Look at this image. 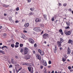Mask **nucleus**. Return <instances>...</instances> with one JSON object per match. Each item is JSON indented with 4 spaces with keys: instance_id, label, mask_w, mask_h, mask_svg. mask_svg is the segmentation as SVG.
Here are the masks:
<instances>
[{
    "instance_id": "obj_1",
    "label": "nucleus",
    "mask_w": 73,
    "mask_h": 73,
    "mask_svg": "<svg viewBox=\"0 0 73 73\" xmlns=\"http://www.w3.org/2000/svg\"><path fill=\"white\" fill-rule=\"evenodd\" d=\"M29 51V49L27 47H25L24 48V54H28V52Z\"/></svg>"
},
{
    "instance_id": "obj_50",
    "label": "nucleus",
    "mask_w": 73,
    "mask_h": 73,
    "mask_svg": "<svg viewBox=\"0 0 73 73\" xmlns=\"http://www.w3.org/2000/svg\"><path fill=\"white\" fill-rule=\"evenodd\" d=\"M19 21L18 20H17L16 21H15V23H19Z\"/></svg>"
},
{
    "instance_id": "obj_30",
    "label": "nucleus",
    "mask_w": 73,
    "mask_h": 73,
    "mask_svg": "<svg viewBox=\"0 0 73 73\" xmlns=\"http://www.w3.org/2000/svg\"><path fill=\"white\" fill-rule=\"evenodd\" d=\"M68 69H69V70H70V69H72V67H71L70 66H69L68 67Z\"/></svg>"
},
{
    "instance_id": "obj_42",
    "label": "nucleus",
    "mask_w": 73,
    "mask_h": 73,
    "mask_svg": "<svg viewBox=\"0 0 73 73\" xmlns=\"http://www.w3.org/2000/svg\"><path fill=\"white\" fill-rule=\"evenodd\" d=\"M40 55L38 54L36 55V57L38 58V57H39V56Z\"/></svg>"
},
{
    "instance_id": "obj_64",
    "label": "nucleus",
    "mask_w": 73,
    "mask_h": 73,
    "mask_svg": "<svg viewBox=\"0 0 73 73\" xmlns=\"http://www.w3.org/2000/svg\"><path fill=\"white\" fill-rule=\"evenodd\" d=\"M70 71L71 72H73V69L70 70Z\"/></svg>"
},
{
    "instance_id": "obj_47",
    "label": "nucleus",
    "mask_w": 73,
    "mask_h": 73,
    "mask_svg": "<svg viewBox=\"0 0 73 73\" xmlns=\"http://www.w3.org/2000/svg\"><path fill=\"white\" fill-rule=\"evenodd\" d=\"M16 44L17 45H19V42H17L16 43Z\"/></svg>"
},
{
    "instance_id": "obj_11",
    "label": "nucleus",
    "mask_w": 73,
    "mask_h": 73,
    "mask_svg": "<svg viewBox=\"0 0 73 73\" xmlns=\"http://www.w3.org/2000/svg\"><path fill=\"white\" fill-rule=\"evenodd\" d=\"M67 54H70V48H69V47H68L67 48Z\"/></svg>"
},
{
    "instance_id": "obj_51",
    "label": "nucleus",
    "mask_w": 73,
    "mask_h": 73,
    "mask_svg": "<svg viewBox=\"0 0 73 73\" xmlns=\"http://www.w3.org/2000/svg\"><path fill=\"white\" fill-rule=\"evenodd\" d=\"M41 69H42L43 68V66H40Z\"/></svg>"
},
{
    "instance_id": "obj_16",
    "label": "nucleus",
    "mask_w": 73,
    "mask_h": 73,
    "mask_svg": "<svg viewBox=\"0 0 73 73\" xmlns=\"http://www.w3.org/2000/svg\"><path fill=\"white\" fill-rule=\"evenodd\" d=\"M11 62L13 63V64H14V65H15L16 64L15 63V62H14L13 59V58L11 59Z\"/></svg>"
},
{
    "instance_id": "obj_8",
    "label": "nucleus",
    "mask_w": 73,
    "mask_h": 73,
    "mask_svg": "<svg viewBox=\"0 0 73 73\" xmlns=\"http://www.w3.org/2000/svg\"><path fill=\"white\" fill-rule=\"evenodd\" d=\"M57 44L59 47H60L61 46V42H60V41H58L57 42Z\"/></svg>"
},
{
    "instance_id": "obj_20",
    "label": "nucleus",
    "mask_w": 73,
    "mask_h": 73,
    "mask_svg": "<svg viewBox=\"0 0 73 73\" xmlns=\"http://www.w3.org/2000/svg\"><path fill=\"white\" fill-rule=\"evenodd\" d=\"M40 26L41 27H44V24H40Z\"/></svg>"
},
{
    "instance_id": "obj_15",
    "label": "nucleus",
    "mask_w": 73,
    "mask_h": 73,
    "mask_svg": "<svg viewBox=\"0 0 73 73\" xmlns=\"http://www.w3.org/2000/svg\"><path fill=\"white\" fill-rule=\"evenodd\" d=\"M64 41V40H63V39H62V38H60V42L61 43H62V42H63Z\"/></svg>"
},
{
    "instance_id": "obj_17",
    "label": "nucleus",
    "mask_w": 73,
    "mask_h": 73,
    "mask_svg": "<svg viewBox=\"0 0 73 73\" xmlns=\"http://www.w3.org/2000/svg\"><path fill=\"white\" fill-rule=\"evenodd\" d=\"M21 38H25V35L23 34H22V36H21Z\"/></svg>"
},
{
    "instance_id": "obj_34",
    "label": "nucleus",
    "mask_w": 73,
    "mask_h": 73,
    "mask_svg": "<svg viewBox=\"0 0 73 73\" xmlns=\"http://www.w3.org/2000/svg\"><path fill=\"white\" fill-rule=\"evenodd\" d=\"M59 32L60 33H61L62 32V29H60L59 31Z\"/></svg>"
},
{
    "instance_id": "obj_57",
    "label": "nucleus",
    "mask_w": 73,
    "mask_h": 73,
    "mask_svg": "<svg viewBox=\"0 0 73 73\" xmlns=\"http://www.w3.org/2000/svg\"><path fill=\"white\" fill-rule=\"evenodd\" d=\"M61 33V34L62 35H63V32H62V33Z\"/></svg>"
},
{
    "instance_id": "obj_53",
    "label": "nucleus",
    "mask_w": 73,
    "mask_h": 73,
    "mask_svg": "<svg viewBox=\"0 0 73 73\" xmlns=\"http://www.w3.org/2000/svg\"><path fill=\"white\" fill-rule=\"evenodd\" d=\"M60 50H62V48L60 47Z\"/></svg>"
},
{
    "instance_id": "obj_48",
    "label": "nucleus",
    "mask_w": 73,
    "mask_h": 73,
    "mask_svg": "<svg viewBox=\"0 0 73 73\" xmlns=\"http://www.w3.org/2000/svg\"><path fill=\"white\" fill-rule=\"evenodd\" d=\"M16 72L17 73H18L19 72V70H16Z\"/></svg>"
},
{
    "instance_id": "obj_29",
    "label": "nucleus",
    "mask_w": 73,
    "mask_h": 73,
    "mask_svg": "<svg viewBox=\"0 0 73 73\" xmlns=\"http://www.w3.org/2000/svg\"><path fill=\"white\" fill-rule=\"evenodd\" d=\"M19 47V45L17 44H16L15 45V48H17V47Z\"/></svg>"
},
{
    "instance_id": "obj_58",
    "label": "nucleus",
    "mask_w": 73,
    "mask_h": 73,
    "mask_svg": "<svg viewBox=\"0 0 73 73\" xmlns=\"http://www.w3.org/2000/svg\"><path fill=\"white\" fill-rule=\"evenodd\" d=\"M4 16H7V14H4Z\"/></svg>"
},
{
    "instance_id": "obj_7",
    "label": "nucleus",
    "mask_w": 73,
    "mask_h": 73,
    "mask_svg": "<svg viewBox=\"0 0 73 73\" xmlns=\"http://www.w3.org/2000/svg\"><path fill=\"white\" fill-rule=\"evenodd\" d=\"M41 21V20L39 18H36L35 20V21L36 23H38V22H40Z\"/></svg>"
},
{
    "instance_id": "obj_22",
    "label": "nucleus",
    "mask_w": 73,
    "mask_h": 73,
    "mask_svg": "<svg viewBox=\"0 0 73 73\" xmlns=\"http://www.w3.org/2000/svg\"><path fill=\"white\" fill-rule=\"evenodd\" d=\"M71 42H72V40L70 39L69 40L68 42V43L70 44V43H71Z\"/></svg>"
},
{
    "instance_id": "obj_24",
    "label": "nucleus",
    "mask_w": 73,
    "mask_h": 73,
    "mask_svg": "<svg viewBox=\"0 0 73 73\" xmlns=\"http://www.w3.org/2000/svg\"><path fill=\"white\" fill-rule=\"evenodd\" d=\"M6 48V49H8V47L6 46H4L2 47V48Z\"/></svg>"
},
{
    "instance_id": "obj_28",
    "label": "nucleus",
    "mask_w": 73,
    "mask_h": 73,
    "mask_svg": "<svg viewBox=\"0 0 73 73\" xmlns=\"http://www.w3.org/2000/svg\"><path fill=\"white\" fill-rule=\"evenodd\" d=\"M67 5V4L66 3H64L63 4V5L64 7H66Z\"/></svg>"
},
{
    "instance_id": "obj_61",
    "label": "nucleus",
    "mask_w": 73,
    "mask_h": 73,
    "mask_svg": "<svg viewBox=\"0 0 73 73\" xmlns=\"http://www.w3.org/2000/svg\"><path fill=\"white\" fill-rule=\"evenodd\" d=\"M18 13L17 12H15V15H17Z\"/></svg>"
},
{
    "instance_id": "obj_45",
    "label": "nucleus",
    "mask_w": 73,
    "mask_h": 73,
    "mask_svg": "<svg viewBox=\"0 0 73 73\" xmlns=\"http://www.w3.org/2000/svg\"><path fill=\"white\" fill-rule=\"evenodd\" d=\"M37 45V44L36 43H35L34 44V46L35 47H36V46Z\"/></svg>"
},
{
    "instance_id": "obj_40",
    "label": "nucleus",
    "mask_w": 73,
    "mask_h": 73,
    "mask_svg": "<svg viewBox=\"0 0 73 73\" xmlns=\"http://www.w3.org/2000/svg\"><path fill=\"white\" fill-rule=\"evenodd\" d=\"M68 11H70V12H72V9H68Z\"/></svg>"
},
{
    "instance_id": "obj_49",
    "label": "nucleus",
    "mask_w": 73,
    "mask_h": 73,
    "mask_svg": "<svg viewBox=\"0 0 73 73\" xmlns=\"http://www.w3.org/2000/svg\"><path fill=\"white\" fill-rule=\"evenodd\" d=\"M9 68H12V65H10Z\"/></svg>"
},
{
    "instance_id": "obj_38",
    "label": "nucleus",
    "mask_w": 73,
    "mask_h": 73,
    "mask_svg": "<svg viewBox=\"0 0 73 73\" xmlns=\"http://www.w3.org/2000/svg\"><path fill=\"white\" fill-rule=\"evenodd\" d=\"M38 58L39 60H41V57H40V56H39L38 57Z\"/></svg>"
},
{
    "instance_id": "obj_63",
    "label": "nucleus",
    "mask_w": 73,
    "mask_h": 73,
    "mask_svg": "<svg viewBox=\"0 0 73 73\" xmlns=\"http://www.w3.org/2000/svg\"><path fill=\"white\" fill-rule=\"evenodd\" d=\"M51 73H54V71L53 70L52 72Z\"/></svg>"
},
{
    "instance_id": "obj_46",
    "label": "nucleus",
    "mask_w": 73,
    "mask_h": 73,
    "mask_svg": "<svg viewBox=\"0 0 73 73\" xmlns=\"http://www.w3.org/2000/svg\"><path fill=\"white\" fill-rule=\"evenodd\" d=\"M28 1V3H30L31 1V0H27Z\"/></svg>"
},
{
    "instance_id": "obj_4",
    "label": "nucleus",
    "mask_w": 73,
    "mask_h": 73,
    "mask_svg": "<svg viewBox=\"0 0 73 73\" xmlns=\"http://www.w3.org/2000/svg\"><path fill=\"white\" fill-rule=\"evenodd\" d=\"M48 37H49V35L46 33L44 34L43 35V37L44 38H46Z\"/></svg>"
},
{
    "instance_id": "obj_52",
    "label": "nucleus",
    "mask_w": 73,
    "mask_h": 73,
    "mask_svg": "<svg viewBox=\"0 0 73 73\" xmlns=\"http://www.w3.org/2000/svg\"><path fill=\"white\" fill-rule=\"evenodd\" d=\"M16 66H18L19 67L20 66V65H19V64H17L16 65Z\"/></svg>"
},
{
    "instance_id": "obj_14",
    "label": "nucleus",
    "mask_w": 73,
    "mask_h": 73,
    "mask_svg": "<svg viewBox=\"0 0 73 73\" xmlns=\"http://www.w3.org/2000/svg\"><path fill=\"white\" fill-rule=\"evenodd\" d=\"M46 14H44L43 15V17L45 19V20H47L46 19Z\"/></svg>"
},
{
    "instance_id": "obj_23",
    "label": "nucleus",
    "mask_w": 73,
    "mask_h": 73,
    "mask_svg": "<svg viewBox=\"0 0 73 73\" xmlns=\"http://www.w3.org/2000/svg\"><path fill=\"white\" fill-rule=\"evenodd\" d=\"M23 49H22V48H21V50H20V52H21V53H23Z\"/></svg>"
},
{
    "instance_id": "obj_21",
    "label": "nucleus",
    "mask_w": 73,
    "mask_h": 73,
    "mask_svg": "<svg viewBox=\"0 0 73 73\" xmlns=\"http://www.w3.org/2000/svg\"><path fill=\"white\" fill-rule=\"evenodd\" d=\"M66 24L67 25H68V26H70V23L68 22V23H66Z\"/></svg>"
},
{
    "instance_id": "obj_32",
    "label": "nucleus",
    "mask_w": 73,
    "mask_h": 73,
    "mask_svg": "<svg viewBox=\"0 0 73 73\" xmlns=\"http://www.w3.org/2000/svg\"><path fill=\"white\" fill-rule=\"evenodd\" d=\"M23 45H24L23 44H20V47H22V46H23Z\"/></svg>"
},
{
    "instance_id": "obj_56",
    "label": "nucleus",
    "mask_w": 73,
    "mask_h": 73,
    "mask_svg": "<svg viewBox=\"0 0 73 73\" xmlns=\"http://www.w3.org/2000/svg\"><path fill=\"white\" fill-rule=\"evenodd\" d=\"M33 54H35V51H33Z\"/></svg>"
},
{
    "instance_id": "obj_26",
    "label": "nucleus",
    "mask_w": 73,
    "mask_h": 73,
    "mask_svg": "<svg viewBox=\"0 0 73 73\" xmlns=\"http://www.w3.org/2000/svg\"><path fill=\"white\" fill-rule=\"evenodd\" d=\"M26 59L27 60H29V59H30V56H28V57H26Z\"/></svg>"
},
{
    "instance_id": "obj_9",
    "label": "nucleus",
    "mask_w": 73,
    "mask_h": 73,
    "mask_svg": "<svg viewBox=\"0 0 73 73\" xmlns=\"http://www.w3.org/2000/svg\"><path fill=\"white\" fill-rule=\"evenodd\" d=\"M28 68L29 72H31V70L32 71L33 70V68L32 67H29Z\"/></svg>"
},
{
    "instance_id": "obj_5",
    "label": "nucleus",
    "mask_w": 73,
    "mask_h": 73,
    "mask_svg": "<svg viewBox=\"0 0 73 73\" xmlns=\"http://www.w3.org/2000/svg\"><path fill=\"white\" fill-rule=\"evenodd\" d=\"M32 65V64H30L29 63H24L23 64V65H26V66H31V64Z\"/></svg>"
},
{
    "instance_id": "obj_62",
    "label": "nucleus",
    "mask_w": 73,
    "mask_h": 73,
    "mask_svg": "<svg viewBox=\"0 0 73 73\" xmlns=\"http://www.w3.org/2000/svg\"><path fill=\"white\" fill-rule=\"evenodd\" d=\"M6 35H7V34H4V35L5 36H6Z\"/></svg>"
},
{
    "instance_id": "obj_10",
    "label": "nucleus",
    "mask_w": 73,
    "mask_h": 73,
    "mask_svg": "<svg viewBox=\"0 0 73 73\" xmlns=\"http://www.w3.org/2000/svg\"><path fill=\"white\" fill-rule=\"evenodd\" d=\"M43 64L44 66H46L47 65V64H46V62L45 60H43Z\"/></svg>"
},
{
    "instance_id": "obj_33",
    "label": "nucleus",
    "mask_w": 73,
    "mask_h": 73,
    "mask_svg": "<svg viewBox=\"0 0 73 73\" xmlns=\"http://www.w3.org/2000/svg\"><path fill=\"white\" fill-rule=\"evenodd\" d=\"M34 9H34V8H30V10L31 11H33V10H34Z\"/></svg>"
},
{
    "instance_id": "obj_27",
    "label": "nucleus",
    "mask_w": 73,
    "mask_h": 73,
    "mask_svg": "<svg viewBox=\"0 0 73 73\" xmlns=\"http://www.w3.org/2000/svg\"><path fill=\"white\" fill-rule=\"evenodd\" d=\"M38 52H39V53H40L41 52H42V51H41V49H39L38 50Z\"/></svg>"
},
{
    "instance_id": "obj_25",
    "label": "nucleus",
    "mask_w": 73,
    "mask_h": 73,
    "mask_svg": "<svg viewBox=\"0 0 73 73\" xmlns=\"http://www.w3.org/2000/svg\"><path fill=\"white\" fill-rule=\"evenodd\" d=\"M29 14L31 16V15H33V13L31 12L29 13Z\"/></svg>"
},
{
    "instance_id": "obj_44",
    "label": "nucleus",
    "mask_w": 73,
    "mask_h": 73,
    "mask_svg": "<svg viewBox=\"0 0 73 73\" xmlns=\"http://www.w3.org/2000/svg\"><path fill=\"white\" fill-rule=\"evenodd\" d=\"M25 20L24 19H22V22H23V23H24L25 22Z\"/></svg>"
},
{
    "instance_id": "obj_43",
    "label": "nucleus",
    "mask_w": 73,
    "mask_h": 73,
    "mask_svg": "<svg viewBox=\"0 0 73 73\" xmlns=\"http://www.w3.org/2000/svg\"><path fill=\"white\" fill-rule=\"evenodd\" d=\"M24 33H27V31H26L25 30H24L23 31Z\"/></svg>"
},
{
    "instance_id": "obj_41",
    "label": "nucleus",
    "mask_w": 73,
    "mask_h": 73,
    "mask_svg": "<svg viewBox=\"0 0 73 73\" xmlns=\"http://www.w3.org/2000/svg\"><path fill=\"white\" fill-rule=\"evenodd\" d=\"M66 29H69V27L68 26L66 28H65Z\"/></svg>"
},
{
    "instance_id": "obj_36",
    "label": "nucleus",
    "mask_w": 73,
    "mask_h": 73,
    "mask_svg": "<svg viewBox=\"0 0 73 73\" xmlns=\"http://www.w3.org/2000/svg\"><path fill=\"white\" fill-rule=\"evenodd\" d=\"M52 63V62H51V61L50 60H49L48 61V64H51Z\"/></svg>"
},
{
    "instance_id": "obj_19",
    "label": "nucleus",
    "mask_w": 73,
    "mask_h": 73,
    "mask_svg": "<svg viewBox=\"0 0 73 73\" xmlns=\"http://www.w3.org/2000/svg\"><path fill=\"white\" fill-rule=\"evenodd\" d=\"M41 56H43L44 55V52L42 51L40 53Z\"/></svg>"
},
{
    "instance_id": "obj_3",
    "label": "nucleus",
    "mask_w": 73,
    "mask_h": 73,
    "mask_svg": "<svg viewBox=\"0 0 73 73\" xmlns=\"http://www.w3.org/2000/svg\"><path fill=\"white\" fill-rule=\"evenodd\" d=\"M64 33L66 35H71V32L70 31H65Z\"/></svg>"
},
{
    "instance_id": "obj_13",
    "label": "nucleus",
    "mask_w": 73,
    "mask_h": 73,
    "mask_svg": "<svg viewBox=\"0 0 73 73\" xmlns=\"http://www.w3.org/2000/svg\"><path fill=\"white\" fill-rule=\"evenodd\" d=\"M29 24L28 23L25 24V26L26 28L28 27V26H29Z\"/></svg>"
},
{
    "instance_id": "obj_18",
    "label": "nucleus",
    "mask_w": 73,
    "mask_h": 73,
    "mask_svg": "<svg viewBox=\"0 0 73 73\" xmlns=\"http://www.w3.org/2000/svg\"><path fill=\"white\" fill-rule=\"evenodd\" d=\"M0 53H1L3 54H5L4 52L3 51L1 50H0Z\"/></svg>"
},
{
    "instance_id": "obj_54",
    "label": "nucleus",
    "mask_w": 73,
    "mask_h": 73,
    "mask_svg": "<svg viewBox=\"0 0 73 73\" xmlns=\"http://www.w3.org/2000/svg\"><path fill=\"white\" fill-rule=\"evenodd\" d=\"M48 68H51V66H48Z\"/></svg>"
},
{
    "instance_id": "obj_2",
    "label": "nucleus",
    "mask_w": 73,
    "mask_h": 73,
    "mask_svg": "<svg viewBox=\"0 0 73 73\" xmlns=\"http://www.w3.org/2000/svg\"><path fill=\"white\" fill-rule=\"evenodd\" d=\"M33 30L35 31V32H40V31H41V30L40 28L38 27H36L34 28L33 29Z\"/></svg>"
},
{
    "instance_id": "obj_37",
    "label": "nucleus",
    "mask_w": 73,
    "mask_h": 73,
    "mask_svg": "<svg viewBox=\"0 0 73 73\" xmlns=\"http://www.w3.org/2000/svg\"><path fill=\"white\" fill-rule=\"evenodd\" d=\"M11 46L12 47V48H14V44H12L11 45Z\"/></svg>"
},
{
    "instance_id": "obj_31",
    "label": "nucleus",
    "mask_w": 73,
    "mask_h": 73,
    "mask_svg": "<svg viewBox=\"0 0 73 73\" xmlns=\"http://www.w3.org/2000/svg\"><path fill=\"white\" fill-rule=\"evenodd\" d=\"M16 11H19V7H17L16 9Z\"/></svg>"
},
{
    "instance_id": "obj_39",
    "label": "nucleus",
    "mask_w": 73,
    "mask_h": 73,
    "mask_svg": "<svg viewBox=\"0 0 73 73\" xmlns=\"http://www.w3.org/2000/svg\"><path fill=\"white\" fill-rule=\"evenodd\" d=\"M54 17H53V18L52 19V21H54Z\"/></svg>"
},
{
    "instance_id": "obj_59",
    "label": "nucleus",
    "mask_w": 73,
    "mask_h": 73,
    "mask_svg": "<svg viewBox=\"0 0 73 73\" xmlns=\"http://www.w3.org/2000/svg\"><path fill=\"white\" fill-rule=\"evenodd\" d=\"M44 33V31H42L41 33V34H42V33Z\"/></svg>"
},
{
    "instance_id": "obj_60",
    "label": "nucleus",
    "mask_w": 73,
    "mask_h": 73,
    "mask_svg": "<svg viewBox=\"0 0 73 73\" xmlns=\"http://www.w3.org/2000/svg\"><path fill=\"white\" fill-rule=\"evenodd\" d=\"M54 17L55 18H57V16L56 15L54 16Z\"/></svg>"
},
{
    "instance_id": "obj_55",
    "label": "nucleus",
    "mask_w": 73,
    "mask_h": 73,
    "mask_svg": "<svg viewBox=\"0 0 73 73\" xmlns=\"http://www.w3.org/2000/svg\"><path fill=\"white\" fill-rule=\"evenodd\" d=\"M59 5H61V3H58Z\"/></svg>"
},
{
    "instance_id": "obj_35",
    "label": "nucleus",
    "mask_w": 73,
    "mask_h": 73,
    "mask_svg": "<svg viewBox=\"0 0 73 73\" xmlns=\"http://www.w3.org/2000/svg\"><path fill=\"white\" fill-rule=\"evenodd\" d=\"M62 60L64 62L65 61V59H64V58H62Z\"/></svg>"
},
{
    "instance_id": "obj_6",
    "label": "nucleus",
    "mask_w": 73,
    "mask_h": 73,
    "mask_svg": "<svg viewBox=\"0 0 73 73\" xmlns=\"http://www.w3.org/2000/svg\"><path fill=\"white\" fill-rule=\"evenodd\" d=\"M29 41L30 42V43H31L32 44H33V43L34 42V40H33V39L31 38H29Z\"/></svg>"
},
{
    "instance_id": "obj_12",
    "label": "nucleus",
    "mask_w": 73,
    "mask_h": 73,
    "mask_svg": "<svg viewBox=\"0 0 73 73\" xmlns=\"http://www.w3.org/2000/svg\"><path fill=\"white\" fill-rule=\"evenodd\" d=\"M55 48L54 50V51L55 53H56L57 52V46L56 45L55 46Z\"/></svg>"
}]
</instances>
